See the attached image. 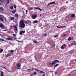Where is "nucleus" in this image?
<instances>
[{
    "instance_id": "obj_6",
    "label": "nucleus",
    "mask_w": 76,
    "mask_h": 76,
    "mask_svg": "<svg viewBox=\"0 0 76 76\" xmlns=\"http://www.w3.org/2000/svg\"><path fill=\"white\" fill-rule=\"evenodd\" d=\"M65 46H66V44H64L61 47V49H64Z\"/></svg>"
},
{
    "instance_id": "obj_11",
    "label": "nucleus",
    "mask_w": 76,
    "mask_h": 76,
    "mask_svg": "<svg viewBox=\"0 0 76 76\" xmlns=\"http://www.w3.org/2000/svg\"><path fill=\"white\" fill-rule=\"evenodd\" d=\"M16 66L18 67H20L21 66L20 64L19 63H18L16 65Z\"/></svg>"
},
{
    "instance_id": "obj_58",
    "label": "nucleus",
    "mask_w": 76,
    "mask_h": 76,
    "mask_svg": "<svg viewBox=\"0 0 76 76\" xmlns=\"http://www.w3.org/2000/svg\"><path fill=\"white\" fill-rule=\"evenodd\" d=\"M4 31H6V30H4Z\"/></svg>"
},
{
    "instance_id": "obj_49",
    "label": "nucleus",
    "mask_w": 76,
    "mask_h": 76,
    "mask_svg": "<svg viewBox=\"0 0 76 76\" xmlns=\"http://www.w3.org/2000/svg\"><path fill=\"white\" fill-rule=\"evenodd\" d=\"M57 28H60V26H57Z\"/></svg>"
},
{
    "instance_id": "obj_9",
    "label": "nucleus",
    "mask_w": 76,
    "mask_h": 76,
    "mask_svg": "<svg viewBox=\"0 0 76 76\" xmlns=\"http://www.w3.org/2000/svg\"><path fill=\"white\" fill-rule=\"evenodd\" d=\"M55 3H56V2H50V3H49V4H48V6H49V5H50V4H55Z\"/></svg>"
},
{
    "instance_id": "obj_43",
    "label": "nucleus",
    "mask_w": 76,
    "mask_h": 76,
    "mask_svg": "<svg viewBox=\"0 0 76 76\" xmlns=\"http://www.w3.org/2000/svg\"><path fill=\"white\" fill-rule=\"evenodd\" d=\"M33 9L32 7H31L30 8V10H32V9Z\"/></svg>"
},
{
    "instance_id": "obj_15",
    "label": "nucleus",
    "mask_w": 76,
    "mask_h": 76,
    "mask_svg": "<svg viewBox=\"0 0 76 76\" xmlns=\"http://www.w3.org/2000/svg\"><path fill=\"white\" fill-rule=\"evenodd\" d=\"M14 27L15 28V31H18V28H17V27H16V26H14Z\"/></svg>"
},
{
    "instance_id": "obj_42",
    "label": "nucleus",
    "mask_w": 76,
    "mask_h": 76,
    "mask_svg": "<svg viewBox=\"0 0 76 76\" xmlns=\"http://www.w3.org/2000/svg\"><path fill=\"white\" fill-rule=\"evenodd\" d=\"M54 37L55 38H57V35H56V36H54Z\"/></svg>"
},
{
    "instance_id": "obj_14",
    "label": "nucleus",
    "mask_w": 76,
    "mask_h": 76,
    "mask_svg": "<svg viewBox=\"0 0 76 76\" xmlns=\"http://www.w3.org/2000/svg\"><path fill=\"white\" fill-rule=\"evenodd\" d=\"M32 40L33 41V42H34V43H35L36 44H38V42L37 41L33 40L32 39Z\"/></svg>"
},
{
    "instance_id": "obj_13",
    "label": "nucleus",
    "mask_w": 76,
    "mask_h": 76,
    "mask_svg": "<svg viewBox=\"0 0 76 76\" xmlns=\"http://www.w3.org/2000/svg\"><path fill=\"white\" fill-rule=\"evenodd\" d=\"M0 10L1 11H4V8L2 7H0Z\"/></svg>"
},
{
    "instance_id": "obj_46",
    "label": "nucleus",
    "mask_w": 76,
    "mask_h": 76,
    "mask_svg": "<svg viewBox=\"0 0 76 76\" xmlns=\"http://www.w3.org/2000/svg\"><path fill=\"white\" fill-rule=\"evenodd\" d=\"M4 19L5 20V21H6L7 20H6V18H4Z\"/></svg>"
},
{
    "instance_id": "obj_1",
    "label": "nucleus",
    "mask_w": 76,
    "mask_h": 76,
    "mask_svg": "<svg viewBox=\"0 0 76 76\" xmlns=\"http://www.w3.org/2000/svg\"><path fill=\"white\" fill-rule=\"evenodd\" d=\"M19 25L20 27L22 28V29H23L25 28V23H24V21L21 20L20 21V23L19 24Z\"/></svg>"
},
{
    "instance_id": "obj_29",
    "label": "nucleus",
    "mask_w": 76,
    "mask_h": 76,
    "mask_svg": "<svg viewBox=\"0 0 76 76\" xmlns=\"http://www.w3.org/2000/svg\"><path fill=\"white\" fill-rule=\"evenodd\" d=\"M9 0H7V4H9Z\"/></svg>"
},
{
    "instance_id": "obj_17",
    "label": "nucleus",
    "mask_w": 76,
    "mask_h": 76,
    "mask_svg": "<svg viewBox=\"0 0 76 76\" xmlns=\"http://www.w3.org/2000/svg\"><path fill=\"white\" fill-rule=\"evenodd\" d=\"M11 56V54L8 53L6 56V57H9V56Z\"/></svg>"
},
{
    "instance_id": "obj_30",
    "label": "nucleus",
    "mask_w": 76,
    "mask_h": 76,
    "mask_svg": "<svg viewBox=\"0 0 76 76\" xmlns=\"http://www.w3.org/2000/svg\"><path fill=\"white\" fill-rule=\"evenodd\" d=\"M20 31H21V33H23V34H24L25 32V31H22L21 30Z\"/></svg>"
},
{
    "instance_id": "obj_51",
    "label": "nucleus",
    "mask_w": 76,
    "mask_h": 76,
    "mask_svg": "<svg viewBox=\"0 0 76 76\" xmlns=\"http://www.w3.org/2000/svg\"><path fill=\"white\" fill-rule=\"evenodd\" d=\"M30 76H34V74H33L31 75Z\"/></svg>"
},
{
    "instance_id": "obj_26",
    "label": "nucleus",
    "mask_w": 76,
    "mask_h": 76,
    "mask_svg": "<svg viewBox=\"0 0 76 76\" xmlns=\"http://www.w3.org/2000/svg\"><path fill=\"white\" fill-rule=\"evenodd\" d=\"M16 12V11L15 10L14 11H12V13H15Z\"/></svg>"
},
{
    "instance_id": "obj_55",
    "label": "nucleus",
    "mask_w": 76,
    "mask_h": 76,
    "mask_svg": "<svg viewBox=\"0 0 76 76\" xmlns=\"http://www.w3.org/2000/svg\"><path fill=\"white\" fill-rule=\"evenodd\" d=\"M66 34H64V35H63V36H64V37H65V36H66Z\"/></svg>"
},
{
    "instance_id": "obj_40",
    "label": "nucleus",
    "mask_w": 76,
    "mask_h": 76,
    "mask_svg": "<svg viewBox=\"0 0 76 76\" xmlns=\"http://www.w3.org/2000/svg\"><path fill=\"white\" fill-rule=\"evenodd\" d=\"M15 68L16 69H21L20 68H18V67H16Z\"/></svg>"
},
{
    "instance_id": "obj_31",
    "label": "nucleus",
    "mask_w": 76,
    "mask_h": 76,
    "mask_svg": "<svg viewBox=\"0 0 76 76\" xmlns=\"http://www.w3.org/2000/svg\"><path fill=\"white\" fill-rule=\"evenodd\" d=\"M0 20H2V21H4V20H3V19L1 18L0 17Z\"/></svg>"
},
{
    "instance_id": "obj_44",
    "label": "nucleus",
    "mask_w": 76,
    "mask_h": 76,
    "mask_svg": "<svg viewBox=\"0 0 76 76\" xmlns=\"http://www.w3.org/2000/svg\"><path fill=\"white\" fill-rule=\"evenodd\" d=\"M27 70L28 71H29V70H31V69H27Z\"/></svg>"
},
{
    "instance_id": "obj_56",
    "label": "nucleus",
    "mask_w": 76,
    "mask_h": 76,
    "mask_svg": "<svg viewBox=\"0 0 76 76\" xmlns=\"http://www.w3.org/2000/svg\"><path fill=\"white\" fill-rule=\"evenodd\" d=\"M71 44L72 45H73V43H71Z\"/></svg>"
},
{
    "instance_id": "obj_54",
    "label": "nucleus",
    "mask_w": 76,
    "mask_h": 76,
    "mask_svg": "<svg viewBox=\"0 0 76 76\" xmlns=\"http://www.w3.org/2000/svg\"><path fill=\"white\" fill-rule=\"evenodd\" d=\"M26 13H27V12H28V10H26Z\"/></svg>"
},
{
    "instance_id": "obj_7",
    "label": "nucleus",
    "mask_w": 76,
    "mask_h": 76,
    "mask_svg": "<svg viewBox=\"0 0 76 76\" xmlns=\"http://www.w3.org/2000/svg\"><path fill=\"white\" fill-rule=\"evenodd\" d=\"M0 27L1 28H4V26L3 23H0Z\"/></svg>"
},
{
    "instance_id": "obj_39",
    "label": "nucleus",
    "mask_w": 76,
    "mask_h": 76,
    "mask_svg": "<svg viewBox=\"0 0 76 76\" xmlns=\"http://www.w3.org/2000/svg\"><path fill=\"white\" fill-rule=\"evenodd\" d=\"M13 7H14V8H15V9L16 8V7H17L16 6L14 5L13 6Z\"/></svg>"
},
{
    "instance_id": "obj_19",
    "label": "nucleus",
    "mask_w": 76,
    "mask_h": 76,
    "mask_svg": "<svg viewBox=\"0 0 76 76\" xmlns=\"http://www.w3.org/2000/svg\"><path fill=\"white\" fill-rule=\"evenodd\" d=\"M55 46H56V44L54 43L52 45V47L51 48H53V47H55Z\"/></svg>"
},
{
    "instance_id": "obj_32",
    "label": "nucleus",
    "mask_w": 76,
    "mask_h": 76,
    "mask_svg": "<svg viewBox=\"0 0 76 76\" xmlns=\"http://www.w3.org/2000/svg\"><path fill=\"white\" fill-rule=\"evenodd\" d=\"M63 27H66V26H60V28H63Z\"/></svg>"
},
{
    "instance_id": "obj_10",
    "label": "nucleus",
    "mask_w": 76,
    "mask_h": 76,
    "mask_svg": "<svg viewBox=\"0 0 76 76\" xmlns=\"http://www.w3.org/2000/svg\"><path fill=\"white\" fill-rule=\"evenodd\" d=\"M4 2V0H0V4L1 5H2Z\"/></svg>"
},
{
    "instance_id": "obj_45",
    "label": "nucleus",
    "mask_w": 76,
    "mask_h": 76,
    "mask_svg": "<svg viewBox=\"0 0 76 76\" xmlns=\"http://www.w3.org/2000/svg\"><path fill=\"white\" fill-rule=\"evenodd\" d=\"M57 75V71L55 72V75Z\"/></svg>"
},
{
    "instance_id": "obj_52",
    "label": "nucleus",
    "mask_w": 76,
    "mask_h": 76,
    "mask_svg": "<svg viewBox=\"0 0 76 76\" xmlns=\"http://www.w3.org/2000/svg\"><path fill=\"white\" fill-rule=\"evenodd\" d=\"M15 39H17V38H15L14 39V40H15Z\"/></svg>"
},
{
    "instance_id": "obj_37",
    "label": "nucleus",
    "mask_w": 76,
    "mask_h": 76,
    "mask_svg": "<svg viewBox=\"0 0 76 76\" xmlns=\"http://www.w3.org/2000/svg\"><path fill=\"white\" fill-rule=\"evenodd\" d=\"M37 73L36 72H34V73H33V75H37Z\"/></svg>"
},
{
    "instance_id": "obj_16",
    "label": "nucleus",
    "mask_w": 76,
    "mask_h": 76,
    "mask_svg": "<svg viewBox=\"0 0 76 76\" xmlns=\"http://www.w3.org/2000/svg\"><path fill=\"white\" fill-rule=\"evenodd\" d=\"M7 40H10V41H12V39L11 38H6Z\"/></svg>"
},
{
    "instance_id": "obj_28",
    "label": "nucleus",
    "mask_w": 76,
    "mask_h": 76,
    "mask_svg": "<svg viewBox=\"0 0 76 76\" xmlns=\"http://www.w3.org/2000/svg\"><path fill=\"white\" fill-rule=\"evenodd\" d=\"M3 49H1L0 50V53H2V52H3Z\"/></svg>"
},
{
    "instance_id": "obj_5",
    "label": "nucleus",
    "mask_w": 76,
    "mask_h": 76,
    "mask_svg": "<svg viewBox=\"0 0 76 76\" xmlns=\"http://www.w3.org/2000/svg\"><path fill=\"white\" fill-rule=\"evenodd\" d=\"M32 69H34V70H36V71H39V72H40V73H44L42 71H41L40 70H39L38 69H35V68H32Z\"/></svg>"
},
{
    "instance_id": "obj_35",
    "label": "nucleus",
    "mask_w": 76,
    "mask_h": 76,
    "mask_svg": "<svg viewBox=\"0 0 76 76\" xmlns=\"http://www.w3.org/2000/svg\"><path fill=\"white\" fill-rule=\"evenodd\" d=\"M0 66L1 67H3V68H4L5 69H6V68L5 67H4V66Z\"/></svg>"
},
{
    "instance_id": "obj_3",
    "label": "nucleus",
    "mask_w": 76,
    "mask_h": 76,
    "mask_svg": "<svg viewBox=\"0 0 76 76\" xmlns=\"http://www.w3.org/2000/svg\"><path fill=\"white\" fill-rule=\"evenodd\" d=\"M24 22L26 25H28V24H29V23H31V21L29 20H27L26 21H24Z\"/></svg>"
},
{
    "instance_id": "obj_38",
    "label": "nucleus",
    "mask_w": 76,
    "mask_h": 76,
    "mask_svg": "<svg viewBox=\"0 0 76 76\" xmlns=\"http://www.w3.org/2000/svg\"><path fill=\"white\" fill-rule=\"evenodd\" d=\"M12 35L13 37H16V34H12Z\"/></svg>"
},
{
    "instance_id": "obj_53",
    "label": "nucleus",
    "mask_w": 76,
    "mask_h": 76,
    "mask_svg": "<svg viewBox=\"0 0 76 76\" xmlns=\"http://www.w3.org/2000/svg\"><path fill=\"white\" fill-rule=\"evenodd\" d=\"M64 9L65 10V9H66V8H63L62 9V10H64Z\"/></svg>"
},
{
    "instance_id": "obj_4",
    "label": "nucleus",
    "mask_w": 76,
    "mask_h": 76,
    "mask_svg": "<svg viewBox=\"0 0 76 76\" xmlns=\"http://www.w3.org/2000/svg\"><path fill=\"white\" fill-rule=\"evenodd\" d=\"M31 16L32 19H36V18L37 17V14H33Z\"/></svg>"
},
{
    "instance_id": "obj_2",
    "label": "nucleus",
    "mask_w": 76,
    "mask_h": 76,
    "mask_svg": "<svg viewBox=\"0 0 76 76\" xmlns=\"http://www.w3.org/2000/svg\"><path fill=\"white\" fill-rule=\"evenodd\" d=\"M57 63H60V61L57 60H55L52 61V63H50L49 64H50V65H53V64H55Z\"/></svg>"
},
{
    "instance_id": "obj_34",
    "label": "nucleus",
    "mask_w": 76,
    "mask_h": 76,
    "mask_svg": "<svg viewBox=\"0 0 76 76\" xmlns=\"http://www.w3.org/2000/svg\"><path fill=\"white\" fill-rule=\"evenodd\" d=\"M16 41H17V42H22L21 41H19L18 40H16Z\"/></svg>"
},
{
    "instance_id": "obj_57",
    "label": "nucleus",
    "mask_w": 76,
    "mask_h": 76,
    "mask_svg": "<svg viewBox=\"0 0 76 76\" xmlns=\"http://www.w3.org/2000/svg\"><path fill=\"white\" fill-rule=\"evenodd\" d=\"M73 42H74V43H75V41H73Z\"/></svg>"
},
{
    "instance_id": "obj_33",
    "label": "nucleus",
    "mask_w": 76,
    "mask_h": 76,
    "mask_svg": "<svg viewBox=\"0 0 76 76\" xmlns=\"http://www.w3.org/2000/svg\"><path fill=\"white\" fill-rule=\"evenodd\" d=\"M19 34L20 35H22L23 34H22V32L20 31V32Z\"/></svg>"
},
{
    "instance_id": "obj_23",
    "label": "nucleus",
    "mask_w": 76,
    "mask_h": 76,
    "mask_svg": "<svg viewBox=\"0 0 76 76\" xmlns=\"http://www.w3.org/2000/svg\"><path fill=\"white\" fill-rule=\"evenodd\" d=\"M14 19V17H12L11 18L10 20H13Z\"/></svg>"
},
{
    "instance_id": "obj_18",
    "label": "nucleus",
    "mask_w": 76,
    "mask_h": 76,
    "mask_svg": "<svg viewBox=\"0 0 76 76\" xmlns=\"http://www.w3.org/2000/svg\"><path fill=\"white\" fill-rule=\"evenodd\" d=\"M15 17L16 18H17V19H18V16H19V15H18V14H15Z\"/></svg>"
},
{
    "instance_id": "obj_8",
    "label": "nucleus",
    "mask_w": 76,
    "mask_h": 76,
    "mask_svg": "<svg viewBox=\"0 0 76 76\" xmlns=\"http://www.w3.org/2000/svg\"><path fill=\"white\" fill-rule=\"evenodd\" d=\"M34 9H38V10H40V11H42V9L38 7H34Z\"/></svg>"
},
{
    "instance_id": "obj_25",
    "label": "nucleus",
    "mask_w": 76,
    "mask_h": 76,
    "mask_svg": "<svg viewBox=\"0 0 76 76\" xmlns=\"http://www.w3.org/2000/svg\"><path fill=\"white\" fill-rule=\"evenodd\" d=\"M68 41H71L72 39L71 38V37H69L68 38Z\"/></svg>"
},
{
    "instance_id": "obj_20",
    "label": "nucleus",
    "mask_w": 76,
    "mask_h": 76,
    "mask_svg": "<svg viewBox=\"0 0 76 76\" xmlns=\"http://www.w3.org/2000/svg\"><path fill=\"white\" fill-rule=\"evenodd\" d=\"M38 21L37 20H35L33 22L35 23H38Z\"/></svg>"
},
{
    "instance_id": "obj_36",
    "label": "nucleus",
    "mask_w": 76,
    "mask_h": 76,
    "mask_svg": "<svg viewBox=\"0 0 76 76\" xmlns=\"http://www.w3.org/2000/svg\"><path fill=\"white\" fill-rule=\"evenodd\" d=\"M10 9L12 10L13 9V7L12 6H11V7H10Z\"/></svg>"
},
{
    "instance_id": "obj_47",
    "label": "nucleus",
    "mask_w": 76,
    "mask_h": 76,
    "mask_svg": "<svg viewBox=\"0 0 76 76\" xmlns=\"http://www.w3.org/2000/svg\"><path fill=\"white\" fill-rule=\"evenodd\" d=\"M6 70H7V71H8V72H10V71L9 70H8V69H6Z\"/></svg>"
},
{
    "instance_id": "obj_22",
    "label": "nucleus",
    "mask_w": 76,
    "mask_h": 76,
    "mask_svg": "<svg viewBox=\"0 0 76 76\" xmlns=\"http://www.w3.org/2000/svg\"><path fill=\"white\" fill-rule=\"evenodd\" d=\"M59 66V64H56L55 66H54V69H55V68H56V67H57V66Z\"/></svg>"
},
{
    "instance_id": "obj_48",
    "label": "nucleus",
    "mask_w": 76,
    "mask_h": 76,
    "mask_svg": "<svg viewBox=\"0 0 76 76\" xmlns=\"http://www.w3.org/2000/svg\"><path fill=\"white\" fill-rule=\"evenodd\" d=\"M28 25L29 26H31V23H29V24H28Z\"/></svg>"
},
{
    "instance_id": "obj_24",
    "label": "nucleus",
    "mask_w": 76,
    "mask_h": 76,
    "mask_svg": "<svg viewBox=\"0 0 76 76\" xmlns=\"http://www.w3.org/2000/svg\"><path fill=\"white\" fill-rule=\"evenodd\" d=\"M13 50H11V51H10V52H12L11 53V54H12L13 53Z\"/></svg>"
},
{
    "instance_id": "obj_12",
    "label": "nucleus",
    "mask_w": 76,
    "mask_h": 76,
    "mask_svg": "<svg viewBox=\"0 0 76 76\" xmlns=\"http://www.w3.org/2000/svg\"><path fill=\"white\" fill-rule=\"evenodd\" d=\"M0 72L1 76H4V75H3V74H4V72L1 71H0Z\"/></svg>"
},
{
    "instance_id": "obj_27",
    "label": "nucleus",
    "mask_w": 76,
    "mask_h": 76,
    "mask_svg": "<svg viewBox=\"0 0 76 76\" xmlns=\"http://www.w3.org/2000/svg\"><path fill=\"white\" fill-rule=\"evenodd\" d=\"M0 40H1V41H5V40L4 39H3L1 38H0Z\"/></svg>"
},
{
    "instance_id": "obj_41",
    "label": "nucleus",
    "mask_w": 76,
    "mask_h": 76,
    "mask_svg": "<svg viewBox=\"0 0 76 76\" xmlns=\"http://www.w3.org/2000/svg\"><path fill=\"white\" fill-rule=\"evenodd\" d=\"M46 35H47V34H45L43 35V37H45V36H46Z\"/></svg>"
},
{
    "instance_id": "obj_50",
    "label": "nucleus",
    "mask_w": 76,
    "mask_h": 76,
    "mask_svg": "<svg viewBox=\"0 0 76 76\" xmlns=\"http://www.w3.org/2000/svg\"><path fill=\"white\" fill-rule=\"evenodd\" d=\"M2 17V18H3V16L1 15H0V17Z\"/></svg>"
},
{
    "instance_id": "obj_21",
    "label": "nucleus",
    "mask_w": 76,
    "mask_h": 76,
    "mask_svg": "<svg viewBox=\"0 0 76 76\" xmlns=\"http://www.w3.org/2000/svg\"><path fill=\"white\" fill-rule=\"evenodd\" d=\"M75 14H72L71 15V18H74V17H75Z\"/></svg>"
},
{
    "instance_id": "obj_59",
    "label": "nucleus",
    "mask_w": 76,
    "mask_h": 76,
    "mask_svg": "<svg viewBox=\"0 0 76 76\" xmlns=\"http://www.w3.org/2000/svg\"><path fill=\"white\" fill-rule=\"evenodd\" d=\"M75 72H76V69L75 70Z\"/></svg>"
}]
</instances>
